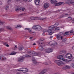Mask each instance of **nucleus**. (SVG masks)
<instances>
[{
  "instance_id": "28",
  "label": "nucleus",
  "mask_w": 74,
  "mask_h": 74,
  "mask_svg": "<svg viewBox=\"0 0 74 74\" xmlns=\"http://www.w3.org/2000/svg\"><path fill=\"white\" fill-rule=\"evenodd\" d=\"M22 27V26L20 25H17L15 27L16 28H21V27Z\"/></svg>"
},
{
  "instance_id": "52",
  "label": "nucleus",
  "mask_w": 74,
  "mask_h": 74,
  "mask_svg": "<svg viewBox=\"0 0 74 74\" xmlns=\"http://www.w3.org/2000/svg\"><path fill=\"white\" fill-rule=\"evenodd\" d=\"M33 45H36V43H34L33 44Z\"/></svg>"
},
{
  "instance_id": "46",
  "label": "nucleus",
  "mask_w": 74,
  "mask_h": 74,
  "mask_svg": "<svg viewBox=\"0 0 74 74\" xmlns=\"http://www.w3.org/2000/svg\"><path fill=\"white\" fill-rule=\"evenodd\" d=\"M17 46H16V45L15 46V47H14L15 49H16V48H17Z\"/></svg>"
},
{
  "instance_id": "45",
  "label": "nucleus",
  "mask_w": 74,
  "mask_h": 74,
  "mask_svg": "<svg viewBox=\"0 0 74 74\" xmlns=\"http://www.w3.org/2000/svg\"><path fill=\"white\" fill-rule=\"evenodd\" d=\"M5 46H6V47H9V45L7 44H6V45Z\"/></svg>"
},
{
  "instance_id": "29",
  "label": "nucleus",
  "mask_w": 74,
  "mask_h": 74,
  "mask_svg": "<svg viewBox=\"0 0 74 74\" xmlns=\"http://www.w3.org/2000/svg\"><path fill=\"white\" fill-rule=\"evenodd\" d=\"M67 35H69V33L67 32H66L65 33L63 34V35L64 36Z\"/></svg>"
},
{
  "instance_id": "17",
  "label": "nucleus",
  "mask_w": 74,
  "mask_h": 74,
  "mask_svg": "<svg viewBox=\"0 0 74 74\" xmlns=\"http://www.w3.org/2000/svg\"><path fill=\"white\" fill-rule=\"evenodd\" d=\"M57 45V43L56 42H55L54 43H53L51 45V46L52 47H55V46Z\"/></svg>"
},
{
  "instance_id": "3",
  "label": "nucleus",
  "mask_w": 74,
  "mask_h": 74,
  "mask_svg": "<svg viewBox=\"0 0 74 74\" xmlns=\"http://www.w3.org/2000/svg\"><path fill=\"white\" fill-rule=\"evenodd\" d=\"M28 53L30 55H32L33 56H36V55H40V53H37L33 51H28Z\"/></svg>"
},
{
  "instance_id": "60",
  "label": "nucleus",
  "mask_w": 74,
  "mask_h": 74,
  "mask_svg": "<svg viewBox=\"0 0 74 74\" xmlns=\"http://www.w3.org/2000/svg\"><path fill=\"white\" fill-rule=\"evenodd\" d=\"M23 1H26V0H22Z\"/></svg>"
},
{
  "instance_id": "36",
  "label": "nucleus",
  "mask_w": 74,
  "mask_h": 74,
  "mask_svg": "<svg viewBox=\"0 0 74 74\" xmlns=\"http://www.w3.org/2000/svg\"><path fill=\"white\" fill-rule=\"evenodd\" d=\"M11 1H12V0H8V4H10V3L11 2Z\"/></svg>"
},
{
  "instance_id": "62",
  "label": "nucleus",
  "mask_w": 74,
  "mask_h": 74,
  "mask_svg": "<svg viewBox=\"0 0 74 74\" xmlns=\"http://www.w3.org/2000/svg\"><path fill=\"white\" fill-rule=\"evenodd\" d=\"M46 63H46L45 64H46V65H47L48 64H46Z\"/></svg>"
},
{
  "instance_id": "56",
  "label": "nucleus",
  "mask_w": 74,
  "mask_h": 74,
  "mask_svg": "<svg viewBox=\"0 0 74 74\" xmlns=\"http://www.w3.org/2000/svg\"><path fill=\"white\" fill-rule=\"evenodd\" d=\"M73 49V50L74 51V46L72 47V48Z\"/></svg>"
},
{
  "instance_id": "5",
  "label": "nucleus",
  "mask_w": 74,
  "mask_h": 74,
  "mask_svg": "<svg viewBox=\"0 0 74 74\" xmlns=\"http://www.w3.org/2000/svg\"><path fill=\"white\" fill-rule=\"evenodd\" d=\"M64 56H62V55L58 56L57 57V58L60 59V60H63V61H64V62H66L67 59H65L62 58H64Z\"/></svg>"
},
{
  "instance_id": "61",
  "label": "nucleus",
  "mask_w": 74,
  "mask_h": 74,
  "mask_svg": "<svg viewBox=\"0 0 74 74\" xmlns=\"http://www.w3.org/2000/svg\"><path fill=\"white\" fill-rule=\"evenodd\" d=\"M65 15H68V14H65Z\"/></svg>"
},
{
  "instance_id": "54",
  "label": "nucleus",
  "mask_w": 74,
  "mask_h": 74,
  "mask_svg": "<svg viewBox=\"0 0 74 74\" xmlns=\"http://www.w3.org/2000/svg\"><path fill=\"white\" fill-rule=\"evenodd\" d=\"M21 0H15L16 1H20Z\"/></svg>"
},
{
  "instance_id": "10",
  "label": "nucleus",
  "mask_w": 74,
  "mask_h": 74,
  "mask_svg": "<svg viewBox=\"0 0 74 74\" xmlns=\"http://www.w3.org/2000/svg\"><path fill=\"white\" fill-rule=\"evenodd\" d=\"M45 51L46 53H49L51 52H52V49L51 48H48L46 49Z\"/></svg>"
},
{
  "instance_id": "16",
  "label": "nucleus",
  "mask_w": 74,
  "mask_h": 74,
  "mask_svg": "<svg viewBox=\"0 0 74 74\" xmlns=\"http://www.w3.org/2000/svg\"><path fill=\"white\" fill-rule=\"evenodd\" d=\"M35 3L36 5H39V3H40V0H35Z\"/></svg>"
},
{
  "instance_id": "44",
  "label": "nucleus",
  "mask_w": 74,
  "mask_h": 74,
  "mask_svg": "<svg viewBox=\"0 0 74 74\" xmlns=\"http://www.w3.org/2000/svg\"><path fill=\"white\" fill-rule=\"evenodd\" d=\"M25 30H29V28H25Z\"/></svg>"
},
{
  "instance_id": "4",
  "label": "nucleus",
  "mask_w": 74,
  "mask_h": 74,
  "mask_svg": "<svg viewBox=\"0 0 74 74\" xmlns=\"http://www.w3.org/2000/svg\"><path fill=\"white\" fill-rule=\"evenodd\" d=\"M19 10L20 11H21L23 12H25V9L23 8H19L18 7L15 9V11L16 12H18V11H19Z\"/></svg>"
},
{
  "instance_id": "22",
  "label": "nucleus",
  "mask_w": 74,
  "mask_h": 74,
  "mask_svg": "<svg viewBox=\"0 0 74 74\" xmlns=\"http://www.w3.org/2000/svg\"><path fill=\"white\" fill-rule=\"evenodd\" d=\"M61 55H64L66 53V51L63 50L61 52Z\"/></svg>"
},
{
  "instance_id": "21",
  "label": "nucleus",
  "mask_w": 74,
  "mask_h": 74,
  "mask_svg": "<svg viewBox=\"0 0 74 74\" xmlns=\"http://www.w3.org/2000/svg\"><path fill=\"white\" fill-rule=\"evenodd\" d=\"M7 29L10 30H12V28L11 27L8 26L6 27Z\"/></svg>"
},
{
  "instance_id": "53",
  "label": "nucleus",
  "mask_w": 74,
  "mask_h": 74,
  "mask_svg": "<svg viewBox=\"0 0 74 74\" xmlns=\"http://www.w3.org/2000/svg\"><path fill=\"white\" fill-rule=\"evenodd\" d=\"M29 2V1H32V0H27Z\"/></svg>"
},
{
  "instance_id": "34",
  "label": "nucleus",
  "mask_w": 74,
  "mask_h": 74,
  "mask_svg": "<svg viewBox=\"0 0 74 74\" xmlns=\"http://www.w3.org/2000/svg\"><path fill=\"white\" fill-rule=\"evenodd\" d=\"M38 44H39V45L40 46H41V44H42V43L41 42V41H39L38 42Z\"/></svg>"
},
{
  "instance_id": "2",
  "label": "nucleus",
  "mask_w": 74,
  "mask_h": 74,
  "mask_svg": "<svg viewBox=\"0 0 74 74\" xmlns=\"http://www.w3.org/2000/svg\"><path fill=\"white\" fill-rule=\"evenodd\" d=\"M30 57H31V56H30L26 54L25 55V56H24V57H20V58H19L18 59V62H23V60H24V57L30 58Z\"/></svg>"
},
{
  "instance_id": "39",
  "label": "nucleus",
  "mask_w": 74,
  "mask_h": 74,
  "mask_svg": "<svg viewBox=\"0 0 74 74\" xmlns=\"http://www.w3.org/2000/svg\"><path fill=\"white\" fill-rule=\"evenodd\" d=\"M2 59H3V60H7V58H6L4 57L3 58H2Z\"/></svg>"
},
{
  "instance_id": "31",
  "label": "nucleus",
  "mask_w": 74,
  "mask_h": 74,
  "mask_svg": "<svg viewBox=\"0 0 74 74\" xmlns=\"http://www.w3.org/2000/svg\"><path fill=\"white\" fill-rule=\"evenodd\" d=\"M4 23V22L0 21V25H3Z\"/></svg>"
},
{
  "instance_id": "55",
  "label": "nucleus",
  "mask_w": 74,
  "mask_h": 74,
  "mask_svg": "<svg viewBox=\"0 0 74 74\" xmlns=\"http://www.w3.org/2000/svg\"><path fill=\"white\" fill-rule=\"evenodd\" d=\"M42 35H43V36H44V35H45V33H42Z\"/></svg>"
},
{
  "instance_id": "59",
  "label": "nucleus",
  "mask_w": 74,
  "mask_h": 74,
  "mask_svg": "<svg viewBox=\"0 0 74 74\" xmlns=\"http://www.w3.org/2000/svg\"><path fill=\"white\" fill-rule=\"evenodd\" d=\"M52 37H53L52 36H50V38H52Z\"/></svg>"
},
{
  "instance_id": "58",
  "label": "nucleus",
  "mask_w": 74,
  "mask_h": 74,
  "mask_svg": "<svg viewBox=\"0 0 74 74\" xmlns=\"http://www.w3.org/2000/svg\"><path fill=\"white\" fill-rule=\"evenodd\" d=\"M0 4H1V5L2 4H3V3H2V2H0Z\"/></svg>"
},
{
  "instance_id": "47",
  "label": "nucleus",
  "mask_w": 74,
  "mask_h": 74,
  "mask_svg": "<svg viewBox=\"0 0 74 74\" xmlns=\"http://www.w3.org/2000/svg\"><path fill=\"white\" fill-rule=\"evenodd\" d=\"M72 23H74V20H73L72 21Z\"/></svg>"
},
{
  "instance_id": "6",
  "label": "nucleus",
  "mask_w": 74,
  "mask_h": 74,
  "mask_svg": "<svg viewBox=\"0 0 74 74\" xmlns=\"http://www.w3.org/2000/svg\"><path fill=\"white\" fill-rule=\"evenodd\" d=\"M40 28L41 27L40 26L37 25H34L32 27L34 30H38L40 29Z\"/></svg>"
},
{
  "instance_id": "11",
  "label": "nucleus",
  "mask_w": 74,
  "mask_h": 74,
  "mask_svg": "<svg viewBox=\"0 0 74 74\" xmlns=\"http://www.w3.org/2000/svg\"><path fill=\"white\" fill-rule=\"evenodd\" d=\"M44 8L45 9H46V8H47L48 7H49V4L47 3H45L44 5Z\"/></svg>"
},
{
  "instance_id": "63",
  "label": "nucleus",
  "mask_w": 74,
  "mask_h": 74,
  "mask_svg": "<svg viewBox=\"0 0 74 74\" xmlns=\"http://www.w3.org/2000/svg\"><path fill=\"white\" fill-rule=\"evenodd\" d=\"M1 57H0V60H1Z\"/></svg>"
},
{
  "instance_id": "27",
  "label": "nucleus",
  "mask_w": 74,
  "mask_h": 74,
  "mask_svg": "<svg viewBox=\"0 0 74 74\" xmlns=\"http://www.w3.org/2000/svg\"><path fill=\"white\" fill-rule=\"evenodd\" d=\"M10 8V7H9V6H7L6 8H5V10H6V11H8V10H9V8Z\"/></svg>"
},
{
  "instance_id": "15",
  "label": "nucleus",
  "mask_w": 74,
  "mask_h": 74,
  "mask_svg": "<svg viewBox=\"0 0 74 74\" xmlns=\"http://www.w3.org/2000/svg\"><path fill=\"white\" fill-rule=\"evenodd\" d=\"M57 38L58 40H60V39L62 40L63 38V36L60 35H58L57 36Z\"/></svg>"
},
{
  "instance_id": "49",
  "label": "nucleus",
  "mask_w": 74,
  "mask_h": 74,
  "mask_svg": "<svg viewBox=\"0 0 74 74\" xmlns=\"http://www.w3.org/2000/svg\"><path fill=\"white\" fill-rule=\"evenodd\" d=\"M32 33H31V34H34V32H32H32H31Z\"/></svg>"
},
{
  "instance_id": "37",
  "label": "nucleus",
  "mask_w": 74,
  "mask_h": 74,
  "mask_svg": "<svg viewBox=\"0 0 74 74\" xmlns=\"http://www.w3.org/2000/svg\"><path fill=\"white\" fill-rule=\"evenodd\" d=\"M71 65L72 67H74V63L71 64Z\"/></svg>"
},
{
  "instance_id": "8",
  "label": "nucleus",
  "mask_w": 74,
  "mask_h": 74,
  "mask_svg": "<svg viewBox=\"0 0 74 74\" xmlns=\"http://www.w3.org/2000/svg\"><path fill=\"white\" fill-rule=\"evenodd\" d=\"M66 58L68 59H71L72 55L70 53H68L66 55Z\"/></svg>"
},
{
  "instance_id": "1",
  "label": "nucleus",
  "mask_w": 74,
  "mask_h": 74,
  "mask_svg": "<svg viewBox=\"0 0 74 74\" xmlns=\"http://www.w3.org/2000/svg\"><path fill=\"white\" fill-rule=\"evenodd\" d=\"M50 1L51 2V4H54L55 6H58L60 5H64V3L63 2H59L58 3V1L56 0H50Z\"/></svg>"
},
{
  "instance_id": "14",
  "label": "nucleus",
  "mask_w": 74,
  "mask_h": 74,
  "mask_svg": "<svg viewBox=\"0 0 74 74\" xmlns=\"http://www.w3.org/2000/svg\"><path fill=\"white\" fill-rule=\"evenodd\" d=\"M30 19L32 21H33L34 20H38V18L36 17H31Z\"/></svg>"
},
{
  "instance_id": "12",
  "label": "nucleus",
  "mask_w": 74,
  "mask_h": 74,
  "mask_svg": "<svg viewBox=\"0 0 74 74\" xmlns=\"http://www.w3.org/2000/svg\"><path fill=\"white\" fill-rule=\"evenodd\" d=\"M23 68H21L20 69H18L16 70V72L17 73H21V72H22V69Z\"/></svg>"
},
{
  "instance_id": "57",
  "label": "nucleus",
  "mask_w": 74,
  "mask_h": 74,
  "mask_svg": "<svg viewBox=\"0 0 74 74\" xmlns=\"http://www.w3.org/2000/svg\"><path fill=\"white\" fill-rule=\"evenodd\" d=\"M40 40H41V41H44V39H41Z\"/></svg>"
},
{
  "instance_id": "32",
  "label": "nucleus",
  "mask_w": 74,
  "mask_h": 74,
  "mask_svg": "<svg viewBox=\"0 0 74 74\" xmlns=\"http://www.w3.org/2000/svg\"><path fill=\"white\" fill-rule=\"evenodd\" d=\"M66 40H67V39L66 38H64L62 40V42H65V41H66Z\"/></svg>"
},
{
  "instance_id": "38",
  "label": "nucleus",
  "mask_w": 74,
  "mask_h": 74,
  "mask_svg": "<svg viewBox=\"0 0 74 74\" xmlns=\"http://www.w3.org/2000/svg\"><path fill=\"white\" fill-rule=\"evenodd\" d=\"M33 60V62L34 63H35V64H36V63H37V62L35 60Z\"/></svg>"
},
{
  "instance_id": "30",
  "label": "nucleus",
  "mask_w": 74,
  "mask_h": 74,
  "mask_svg": "<svg viewBox=\"0 0 74 74\" xmlns=\"http://www.w3.org/2000/svg\"><path fill=\"white\" fill-rule=\"evenodd\" d=\"M72 19V17H69L68 18V21H71Z\"/></svg>"
},
{
  "instance_id": "50",
  "label": "nucleus",
  "mask_w": 74,
  "mask_h": 74,
  "mask_svg": "<svg viewBox=\"0 0 74 74\" xmlns=\"http://www.w3.org/2000/svg\"><path fill=\"white\" fill-rule=\"evenodd\" d=\"M60 16V18H62V17H63V16Z\"/></svg>"
},
{
  "instance_id": "25",
  "label": "nucleus",
  "mask_w": 74,
  "mask_h": 74,
  "mask_svg": "<svg viewBox=\"0 0 74 74\" xmlns=\"http://www.w3.org/2000/svg\"><path fill=\"white\" fill-rule=\"evenodd\" d=\"M18 49L20 51H22L23 49V46H21L19 47Z\"/></svg>"
},
{
  "instance_id": "20",
  "label": "nucleus",
  "mask_w": 74,
  "mask_h": 74,
  "mask_svg": "<svg viewBox=\"0 0 74 74\" xmlns=\"http://www.w3.org/2000/svg\"><path fill=\"white\" fill-rule=\"evenodd\" d=\"M64 68H65V69H70V66L69 65H66L64 66Z\"/></svg>"
},
{
  "instance_id": "64",
  "label": "nucleus",
  "mask_w": 74,
  "mask_h": 74,
  "mask_svg": "<svg viewBox=\"0 0 74 74\" xmlns=\"http://www.w3.org/2000/svg\"><path fill=\"white\" fill-rule=\"evenodd\" d=\"M49 44H50V42H49L48 43Z\"/></svg>"
},
{
  "instance_id": "41",
  "label": "nucleus",
  "mask_w": 74,
  "mask_h": 74,
  "mask_svg": "<svg viewBox=\"0 0 74 74\" xmlns=\"http://www.w3.org/2000/svg\"><path fill=\"white\" fill-rule=\"evenodd\" d=\"M4 31V29L2 28L0 29V31Z\"/></svg>"
},
{
  "instance_id": "35",
  "label": "nucleus",
  "mask_w": 74,
  "mask_h": 74,
  "mask_svg": "<svg viewBox=\"0 0 74 74\" xmlns=\"http://www.w3.org/2000/svg\"><path fill=\"white\" fill-rule=\"evenodd\" d=\"M55 30H60V28L59 27H57L55 28Z\"/></svg>"
},
{
  "instance_id": "23",
  "label": "nucleus",
  "mask_w": 74,
  "mask_h": 74,
  "mask_svg": "<svg viewBox=\"0 0 74 74\" xmlns=\"http://www.w3.org/2000/svg\"><path fill=\"white\" fill-rule=\"evenodd\" d=\"M59 25V24L58 23H56L54 25H53L54 27V28H55V27H57Z\"/></svg>"
},
{
  "instance_id": "33",
  "label": "nucleus",
  "mask_w": 74,
  "mask_h": 74,
  "mask_svg": "<svg viewBox=\"0 0 74 74\" xmlns=\"http://www.w3.org/2000/svg\"><path fill=\"white\" fill-rule=\"evenodd\" d=\"M28 31L30 33L32 32V29H28Z\"/></svg>"
},
{
  "instance_id": "24",
  "label": "nucleus",
  "mask_w": 74,
  "mask_h": 74,
  "mask_svg": "<svg viewBox=\"0 0 74 74\" xmlns=\"http://www.w3.org/2000/svg\"><path fill=\"white\" fill-rule=\"evenodd\" d=\"M54 28V27L53 25H52L51 26L49 27V29L50 30H52V29H53Z\"/></svg>"
},
{
  "instance_id": "40",
  "label": "nucleus",
  "mask_w": 74,
  "mask_h": 74,
  "mask_svg": "<svg viewBox=\"0 0 74 74\" xmlns=\"http://www.w3.org/2000/svg\"><path fill=\"white\" fill-rule=\"evenodd\" d=\"M74 32V31H73V30H71L70 31V33H72Z\"/></svg>"
},
{
  "instance_id": "9",
  "label": "nucleus",
  "mask_w": 74,
  "mask_h": 74,
  "mask_svg": "<svg viewBox=\"0 0 74 74\" xmlns=\"http://www.w3.org/2000/svg\"><path fill=\"white\" fill-rule=\"evenodd\" d=\"M54 30L53 29L51 30L49 29L47 31V32L50 35H51V34H52L54 33Z\"/></svg>"
},
{
  "instance_id": "18",
  "label": "nucleus",
  "mask_w": 74,
  "mask_h": 74,
  "mask_svg": "<svg viewBox=\"0 0 74 74\" xmlns=\"http://www.w3.org/2000/svg\"><path fill=\"white\" fill-rule=\"evenodd\" d=\"M16 52H15V51H13L11 53H9V55H15L16 54Z\"/></svg>"
},
{
  "instance_id": "13",
  "label": "nucleus",
  "mask_w": 74,
  "mask_h": 74,
  "mask_svg": "<svg viewBox=\"0 0 74 74\" xmlns=\"http://www.w3.org/2000/svg\"><path fill=\"white\" fill-rule=\"evenodd\" d=\"M23 69H22V72L23 73H26L27 72V71H28V70L27 69L25 68H22Z\"/></svg>"
},
{
  "instance_id": "7",
  "label": "nucleus",
  "mask_w": 74,
  "mask_h": 74,
  "mask_svg": "<svg viewBox=\"0 0 74 74\" xmlns=\"http://www.w3.org/2000/svg\"><path fill=\"white\" fill-rule=\"evenodd\" d=\"M57 64L58 65V66H63V65H64V63L60 60L57 61Z\"/></svg>"
},
{
  "instance_id": "19",
  "label": "nucleus",
  "mask_w": 74,
  "mask_h": 74,
  "mask_svg": "<svg viewBox=\"0 0 74 74\" xmlns=\"http://www.w3.org/2000/svg\"><path fill=\"white\" fill-rule=\"evenodd\" d=\"M39 49L40 51H43L44 50V48L41 46H40L39 47Z\"/></svg>"
},
{
  "instance_id": "26",
  "label": "nucleus",
  "mask_w": 74,
  "mask_h": 74,
  "mask_svg": "<svg viewBox=\"0 0 74 74\" xmlns=\"http://www.w3.org/2000/svg\"><path fill=\"white\" fill-rule=\"evenodd\" d=\"M43 73V74H44L47 71V69H44V70H43L42 71Z\"/></svg>"
},
{
  "instance_id": "42",
  "label": "nucleus",
  "mask_w": 74,
  "mask_h": 74,
  "mask_svg": "<svg viewBox=\"0 0 74 74\" xmlns=\"http://www.w3.org/2000/svg\"><path fill=\"white\" fill-rule=\"evenodd\" d=\"M3 44L5 45L6 46L7 44V43L6 42H4L3 43Z\"/></svg>"
},
{
  "instance_id": "51",
  "label": "nucleus",
  "mask_w": 74,
  "mask_h": 74,
  "mask_svg": "<svg viewBox=\"0 0 74 74\" xmlns=\"http://www.w3.org/2000/svg\"><path fill=\"white\" fill-rule=\"evenodd\" d=\"M44 19H45V18H44L43 19H40V20H42V21L43 20H44Z\"/></svg>"
},
{
  "instance_id": "48",
  "label": "nucleus",
  "mask_w": 74,
  "mask_h": 74,
  "mask_svg": "<svg viewBox=\"0 0 74 74\" xmlns=\"http://www.w3.org/2000/svg\"><path fill=\"white\" fill-rule=\"evenodd\" d=\"M32 38H33V37H30V38H29V39L30 40H32Z\"/></svg>"
},
{
  "instance_id": "43",
  "label": "nucleus",
  "mask_w": 74,
  "mask_h": 74,
  "mask_svg": "<svg viewBox=\"0 0 74 74\" xmlns=\"http://www.w3.org/2000/svg\"><path fill=\"white\" fill-rule=\"evenodd\" d=\"M71 4H72V5H74V1L73 2L71 3Z\"/></svg>"
}]
</instances>
